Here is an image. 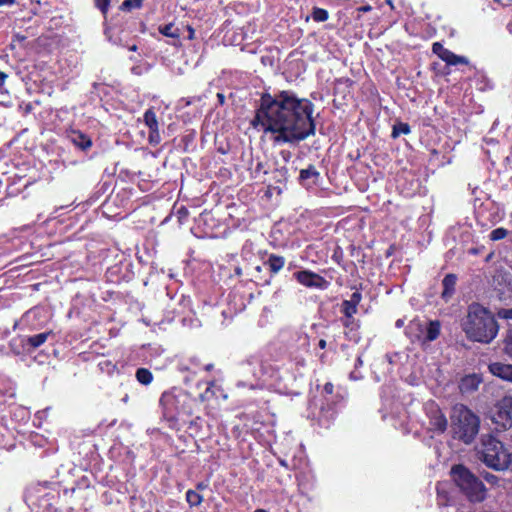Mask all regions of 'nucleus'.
Returning <instances> with one entry per match:
<instances>
[{
	"label": "nucleus",
	"instance_id": "nucleus-1",
	"mask_svg": "<svg viewBox=\"0 0 512 512\" xmlns=\"http://www.w3.org/2000/svg\"><path fill=\"white\" fill-rule=\"evenodd\" d=\"M314 104L298 98L293 91L282 90L275 95L265 92L251 125L273 135L275 144H296L316 133Z\"/></svg>",
	"mask_w": 512,
	"mask_h": 512
},
{
	"label": "nucleus",
	"instance_id": "nucleus-2",
	"mask_svg": "<svg viewBox=\"0 0 512 512\" xmlns=\"http://www.w3.org/2000/svg\"><path fill=\"white\" fill-rule=\"evenodd\" d=\"M461 326L469 340L483 344L491 343L499 332V324L492 312L477 302L468 306Z\"/></svg>",
	"mask_w": 512,
	"mask_h": 512
},
{
	"label": "nucleus",
	"instance_id": "nucleus-3",
	"mask_svg": "<svg viewBox=\"0 0 512 512\" xmlns=\"http://www.w3.org/2000/svg\"><path fill=\"white\" fill-rule=\"evenodd\" d=\"M163 419L171 429H178L181 416H191L197 405V400L189 392L173 387L160 397Z\"/></svg>",
	"mask_w": 512,
	"mask_h": 512
},
{
	"label": "nucleus",
	"instance_id": "nucleus-4",
	"mask_svg": "<svg viewBox=\"0 0 512 512\" xmlns=\"http://www.w3.org/2000/svg\"><path fill=\"white\" fill-rule=\"evenodd\" d=\"M453 438L465 444H471L480 429V418L466 405L455 404L450 414Z\"/></svg>",
	"mask_w": 512,
	"mask_h": 512
},
{
	"label": "nucleus",
	"instance_id": "nucleus-5",
	"mask_svg": "<svg viewBox=\"0 0 512 512\" xmlns=\"http://www.w3.org/2000/svg\"><path fill=\"white\" fill-rule=\"evenodd\" d=\"M477 456L486 466L497 471L509 469L512 463V453H508L504 444L492 435L482 437Z\"/></svg>",
	"mask_w": 512,
	"mask_h": 512
},
{
	"label": "nucleus",
	"instance_id": "nucleus-6",
	"mask_svg": "<svg viewBox=\"0 0 512 512\" xmlns=\"http://www.w3.org/2000/svg\"><path fill=\"white\" fill-rule=\"evenodd\" d=\"M451 475L455 484L470 501H482L485 498L484 484L463 464L454 465Z\"/></svg>",
	"mask_w": 512,
	"mask_h": 512
},
{
	"label": "nucleus",
	"instance_id": "nucleus-7",
	"mask_svg": "<svg viewBox=\"0 0 512 512\" xmlns=\"http://www.w3.org/2000/svg\"><path fill=\"white\" fill-rule=\"evenodd\" d=\"M323 393L324 400L320 407L318 421L321 426L328 428L336 416V405L343 400V397L334 394V385L331 382L324 384Z\"/></svg>",
	"mask_w": 512,
	"mask_h": 512
},
{
	"label": "nucleus",
	"instance_id": "nucleus-8",
	"mask_svg": "<svg viewBox=\"0 0 512 512\" xmlns=\"http://www.w3.org/2000/svg\"><path fill=\"white\" fill-rule=\"evenodd\" d=\"M491 420L498 432L512 427V396H504L495 405Z\"/></svg>",
	"mask_w": 512,
	"mask_h": 512
},
{
	"label": "nucleus",
	"instance_id": "nucleus-9",
	"mask_svg": "<svg viewBox=\"0 0 512 512\" xmlns=\"http://www.w3.org/2000/svg\"><path fill=\"white\" fill-rule=\"evenodd\" d=\"M177 369L180 373L186 374L184 382L188 384L201 371H211L214 369L213 363H203L198 356H190L179 361Z\"/></svg>",
	"mask_w": 512,
	"mask_h": 512
},
{
	"label": "nucleus",
	"instance_id": "nucleus-10",
	"mask_svg": "<svg viewBox=\"0 0 512 512\" xmlns=\"http://www.w3.org/2000/svg\"><path fill=\"white\" fill-rule=\"evenodd\" d=\"M293 278L306 288L326 290L330 282L320 274L308 269L299 270L293 273Z\"/></svg>",
	"mask_w": 512,
	"mask_h": 512
},
{
	"label": "nucleus",
	"instance_id": "nucleus-11",
	"mask_svg": "<svg viewBox=\"0 0 512 512\" xmlns=\"http://www.w3.org/2000/svg\"><path fill=\"white\" fill-rule=\"evenodd\" d=\"M426 416L429 419L430 430L437 433H444L448 426L445 414L435 402L427 403L425 406Z\"/></svg>",
	"mask_w": 512,
	"mask_h": 512
},
{
	"label": "nucleus",
	"instance_id": "nucleus-12",
	"mask_svg": "<svg viewBox=\"0 0 512 512\" xmlns=\"http://www.w3.org/2000/svg\"><path fill=\"white\" fill-rule=\"evenodd\" d=\"M248 370L256 380L266 382L278 375V368L268 360H252L248 362Z\"/></svg>",
	"mask_w": 512,
	"mask_h": 512
},
{
	"label": "nucleus",
	"instance_id": "nucleus-13",
	"mask_svg": "<svg viewBox=\"0 0 512 512\" xmlns=\"http://www.w3.org/2000/svg\"><path fill=\"white\" fill-rule=\"evenodd\" d=\"M432 52L449 66L469 64L468 58L456 55L449 49L445 48L440 42H434L432 44Z\"/></svg>",
	"mask_w": 512,
	"mask_h": 512
},
{
	"label": "nucleus",
	"instance_id": "nucleus-14",
	"mask_svg": "<svg viewBox=\"0 0 512 512\" xmlns=\"http://www.w3.org/2000/svg\"><path fill=\"white\" fill-rule=\"evenodd\" d=\"M321 175L317 168L310 164L307 168L301 169L299 173V183L305 188H310L318 185L320 182Z\"/></svg>",
	"mask_w": 512,
	"mask_h": 512
},
{
	"label": "nucleus",
	"instance_id": "nucleus-15",
	"mask_svg": "<svg viewBox=\"0 0 512 512\" xmlns=\"http://www.w3.org/2000/svg\"><path fill=\"white\" fill-rule=\"evenodd\" d=\"M405 334L413 343H424L425 324L419 319H413L406 326Z\"/></svg>",
	"mask_w": 512,
	"mask_h": 512
},
{
	"label": "nucleus",
	"instance_id": "nucleus-16",
	"mask_svg": "<svg viewBox=\"0 0 512 512\" xmlns=\"http://www.w3.org/2000/svg\"><path fill=\"white\" fill-rule=\"evenodd\" d=\"M67 137L74 146L82 151H87L92 147V139L81 130L71 129L67 132Z\"/></svg>",
	"mask_w": 512,
	"mask_h": 512
},
{
	"label": "nucleus",
	"instance_id": "nucleus-17",
	"mask_svg": "<svg viewBox=\"0 0 512 512\" xmlns=\"http://www.w3.org/2000/svg\"><path fill=\"white\" fill-rule=\"evenodd\" d=\"M488 371L493 376L512 383V364L492 362L488 365Z\"/></svg>",
	"mask_w": 512,
	"mask_h": 512
},
{
	"label": "nucleus",
	"instance_id": "nucleus-18",
	"mask_svg": "<svg viewBox=\"0 0 512 512\" xmlns=\"http://www.w3.org/2000/svg\"><path fill=\"white\" fill-rule=\"evenodd\" d=\"M52 335V331L48 332H42L39 334L27 336L22 339V346L25 348L28 352H32L38 347L42 346L49 338V336Z\"/></svg>",
	"mask_w": 512,
	"mask_h": 512
},
{
	"label": "nucleus",
	"instance_id": "nucleus-19",
	"mask_svg": "<svg viewBox=\"0 0 512 512\" xmlns=\"http://www.w3.org/2000/svg\"><path fill=\"white\" fill-rule=\"evenodd\" d=\"M481 382V376L476 373L465 375L459 381V390L463 394L472 393L478 390Z\"/></svg>",
	"mask_w": 512,
	"mask_h": 512
},
{
	"label": "nucleus",
	"instance_id": "nucleus-20",
	"mask_svg": "<svg viewBox=\"0 0 512 512\" xmlns=\"http://www.w3.org/2000/svg\"><path fill=\"white\" fill-rule=\"evenodd\" d=\"M307 353H308V342L304 343L302 348L297 347L290 351L289 359L295 365V369L297 371L306 367L307 362H306L305 355Z\"/></svg>",
	"mask_w": 512,
	"mask_h": 512
},
{
	"label": "nucleus",
	"instance_id": "nucleus-21",
	"mask_svg": "<svg viewBox=\"0 0 512 512\" xmlns=\"http://www.w3.org/2000/svg\"><path fill=\"white\" fill-rule=\"evenodd\" d=\"M354 84L355 82L348 77L336 79L334 84V95H340L342 99L345 100L348 95H351Z\"/></svg>",
	"mask_w": 512,
	"mask_h": 512
},
{
	"label": "nucleus",
	"instance_id": "nucleus-22",
	"mask_svg": "<svg viewBox=\"0 0 512 512\" xmlns=\"http://www.w3.org/2000/svg\"><path fill=\"white\" fill-rule=\"evenodd\" d=\"M285 263V257L274 253L268 254L267 259L263 262L271 275L278 274L284 268Z\"/></svg>",
	"mask_w": 512,
	"mask_h": 512
},
{
	"label": "nucleus",
	"instance_id": "nucleus-23",
	"mask_svg": "<svg viewBox=\"0 0 512 512\" xmlns=\"http://www.w3.org/2000/svg\"><path fill=\"white\" fill-rule=\"evenodd\" d=\"M457 283V275L453 273H449L445 275L442 280L443 291L441 293V298L445 301H448L452 298L455 293Z\"/></svg>",
	"mask_w": 512,
	"mask_h": 512
},
{
	"label": "nucleus",
	"instance_id": "nucleus-24",
	"mask_svg": "<svg viewBox=\"0 0 512 512\" xmlns=\"http://www.w3.org/2000/svg\"><path fill=\"white\" fill-rule=\"evenodd\" d=\"M441 323L439 320H430L425 325L424 343L432 342L440 336Z\"/></svg>",
	"mask_w": 512,
	"mask_h": 512
},
{
	"label": "nucleus",
	"instance_id": "nucleus-25",
	"mask_svg": "<svg viewBox=\"0 0 512 512\" xmlns=\"http://www.w3.org/2000/svg\"><path fill=\"white\" fill-rule=\"evenodd\" d=\"M342 325L348 329V332H345L346 336L349 337L350 340L358 341L359 336L355 334L359 328V321L354 318V316H344L341 319Z\"/></svg>",
	"mask_w": 512,
	"mask_h": 512
},
{
	"label": "nucleus",
	"instance_id": "nucleus-26",
	"mask_svg": "<svg viewBox=\"0 0 512 512\" xmlns=\"http://www.w3.org/2000/svg\"><path fill=\"white\" fill-rule=\"evenodd\" d=\"M502 353L512 360V325H509L500 343Z\"/></svg>",
	"mask_w": 512,
	"mask_h": 512
},
{
	"label": "nucleus",
	"instance_id": "nucleus-27",
	"mask_svg": "<svg viewBox=\"0 0 512 512\" xmlns=\"http://www.w3.org/2000/svg\"><path fill=\"white\" fill-rule=\"evenodd\" d=\"M143 122L149 131L159 129V122L154 107H150L144 112Z\"/></svg>",
	"mask_w": 512,
	"mask_h": 512
},
{
	"label": "nucleus",
	"instance_id": "nucleus-28",
	"mask_svg": "<svg viewBox=\"0 0 512 512\" xmlns=\"http://www.w3.org/2000/svg\"><path fill=\"white\" fill-rule=\"evenodd\" d=\"M216 390L220 391V387L216 385L215 380L207 382V387L203 393H200L199 398L202 402H208L217 397Z\"/></svg>",
	"mask_w": 512,
	"mask_h": 512
},
{
	"label": "nucleus",
	"instance_id": "nucleus-29",
	"mask_svg": "<svg viewBox=\"0 0 512 512\" xmlns=\"http://www.w3.org/2000/svg\"><path fill=\"white\" fill-rule=\"evenodd\" d=\"M158 31L163 36L170 37L173 39H179L181 35L180 29L176 27L173 23H168L159 26Z\"/></svg>",
	"mask_w": 512,
	"mask_h": 512
},
{
	"label": "nucleus",
	"instance_id": "nucleus-30",
	"mask_svg": "<svg viewBox=\"0 0 512 512\" xmlns=\"http://www.w3.org/2000/svg\"><path fill=\"white\" fill-rule=\"evenodd\" d=\"M135 376L137 381L143 385H149L153 381V374L147 368H138Z\"/></svg>",
	"mask_w": 512,
	"mask_h": 512
},
{
	"label": "nucleus",
	"instance_id": "nucleus-31",
	"mask_svg": "<svg viewBox=\"0 0 512 512\" xmlns=\"http://www.w3.org/2000/svg\"><path fill=\"white\" fill-rule=\"evenodd\" d=\"M186 501L190 507H197L203 502V496L197 491L189 489L186 492Z\"/></svg>",
	"mask_w": 512,
	"mask_h": 512
},
{
	"label": "nucleus",
	"instance_id": "nucleus-32",
	"mask_svg": "<svg viewBox=\"0 0 512 512\" xmlns=\"http://www.w3.org/2000/svg\"><path fill=\"white\" fill-rule=\"evenodd\" d=\"M410 132H411V128L408 123L398 122L393 126L391 136H392V138L395 139L402 134L407 135Z\"/></svg>",
	"mask_w": 512,
	"mask_h": 512
},
{
	"label": "nucleus",
	"instance_id": "nucleus-33",
	"mask_svg": "<svg viewBox=\"0 0 512 512\" xmlns=\"http://www.w3.org/2000/svg\"><path fill=\"white\" fill-rule=\"evenodd\" d=\"M311 17L315 22H325L329 18V12L320 7H313Z\"/></svg>",
	"mask_w": 512,
	"mask_h": 512
},
{
	"label": "nucleus",
	"instance_id": "nucleus-34",
	"mask_svg": "<svg viewBox=\"0 0 512 512\" xmlns=\"http://www.w3.org/2000/svg\"><path fill=\"white\" fill-rule=\"evenodd\" d=\"M340 312L343 316H354L358 312V307L347 300H343L340 306Z\"/></svg>",
	"mask_w": 512,
	"mask_h": 512
},
{
	"label": "nucleus",
	"instance_id": "nucleus-35",
	"mask_svg": "<svg viewBox=\"0 0 512 512\" xmlns=\"http://www.w3.org/2000/svg\"><path fill=\"white\" fill-rule=\"evenodd\" d=\"M144 0H124L120 5L121 11H131L132 9H140Z\"/></svg>",
	"mask_w": 512,
	"mask_h": 512
},
{
	"label": "nucleus",
	"instance_id": "nucleus-36",
	"mask_svg": "<svg viewBox=\"0 0 512 512\" xmlns=\"http://www.w3.org/2000/svg\"><path fill=\"white\" fill-rule=\"evenodd\" d=\"M93 4L95 8H97L101 12L104 19H106L109 12L111 0H93Z\"/></svg>",
	"mask_w": 512,
	"mask_h": 512
},
{
	"label": "nucleus",
	"instance_id": "nucleus-37",
	"mask_svg": "<svg viewBox=\"0 0 512 512\" xmlns=\"http://www.w3.org/2000/svg\"><path fill=\"white\" fill-rule=\"evenodd\" d=\"M507 235H508V230L506 228L499 227V228L492 230L489 237H490V240H492V241H499V240L506 238Z\"/></svg>",
	"mask_w": 512,
	"mask_h": 512
},
{
	"label": "nucleus",
	"instance_id": "nucleus-38",
	"mask_svg": "<svg viewBox=\"0 0 512 512\" xmlns=\"http://www.w3.org/2000/svg\"><path fill=\"white\" fill-rule=\"evenodd\" d=\"M148 142L152 146H157L158 144H160L161 135L159 129L149 131Z\"/></svg>",
	"mask_w": 512,
	"mask_h": 512
},
{
	"label": "nucleus",
	"instance_id": "nucleus-39",
	"mask_svg": "<svg viewBox=\"0 0 512 512\" xmlns=\"http://www.w3.org/2000/svg\"><path fill=\"white\" fill-rule=\"evenodd\" d=\"M176 216H177L179 223L182 224L187 220V218L189 216V210L187 209V207L181 206L180 208L177 209Z\"/></svg>",
	"mask_w": 512,
	"mask_h": 512
},
{
	"label": "nucleus",
	"instance_id": "nucleus-40",
	"mask_svg": "<svg viewBox=\"0 0 512 512\" xmlns=\"http://www.w3.org/2000/svg\"><path fill=\"white\" fill-rule=\"evenodd\" d=\"M50 486H51V482H49V481H45V482H43V483L38 482V483H36V484L31 485V486L28 488V490H27V491H28V493H29V494H32L33 492H39V491H40V488L48 489V488H50Z\"/></svg>",
	"mask_w": 512,
	"mask_h": 512
},
{
	"label": "nucleus",
	"instance_id": "nucleus-41",
	"mask_svg": "<svg viewBox=\"0 0 512 512\" xmlns=\"http://www.w3.org/2000/svg\"><path fill=\"white\" fill-rule=\"evenodd\" d=\"M497 316L500 319L512 320V307L511 308H501L497 311Z\"/></svg>",
	"mask_w": 512,
	"mask_h": 512
},
{
	"label": "nucleus",
	"instance_id": "nucleus-42",
	"mask_svg": "<svg viewBox=\"0 0 512 512\" xmlns=\"http://www.w3.org/2000/svg\"><path fill=\"white\" fill-rule=\"evenodd\" d=\"M361 300H362V294L359 289H356V291L351 294L350 299H348L347 301H349L350 303H352L358 307Z\"/></svg>",
	"mask_w": 512,
	"mask_h": 512
},
{
	"label": "nucleus",
	"instance_id": "nucleus-43",
	"mask_svg": "<svg viewBox=\"0 0 512 512\" xmlns=\"http://www.w3.org/2000/svg\"><path fill=\"white\" fill-rule=\"evenodd\" d=\"M482 477L490 484H497L499 479L496 475L492 474V473H489V472H485L482 474Z\"/></svg>",
	"mask_w": 512,
	"mask_h": 512
},
{
	"label": "nucleus",
	"instance_id": "nucleus-44",
	"mask_svg": "<svg viewBox=\"0 0 512 512\" xmlns=\"http://www.w3.org/2000/svg\"><path fill=\"white\" fill-rule=\"evenodd\" d=\"M333 261H335L337 264H341L342 261V250L338 247L333 255H332Z\"/></svg>",
	"mask_w": 512,
	"mask_h": 512
},
{
	"label": "nucleus",
	"instance_id": "nucleus-45",
	"mask_svg": "<svg viewBox=\"0 0 512 512\" xmlns=\"http://www.w3.org/2000/svg\"><path fill=\"white\" fill-rule=\"evenodd\" d=\"M7 78H8V75L5 72L0 71V87H2L4 85Z\"/></svg>",
	"mask_w": 512,
	"mask_h": 512
},
{
	"label": "nucleus",
	"instance_id": "nucleus-46",
	"mask_svg": "<svg viewBox=\"0 0 512 512\" xmlns=\"http://www.w3.org/2000/svg\"><path fill=\"white\" fill-rule=\"evenodd\" d=\"M16 3V0H0V7L4 5H14Z\"/></svg>",
	"mask_w": 512,
	"mask_h": 512
},
{
	"label": "nucleus",
	"instance_id": "nucleus-47",
	"mask_svg": "<svg viewBox=\"0 0 512 512\" xmlns=\"http://www.w3.org/2000/svg\"><path fill=\"white\" fill-rule=\"evenodd\" d=\"M207 487H208V485H207L205 482H199V483H197V485H196V489H197L198 491L205 490Z\"/></svg>",
	"mask_w": 512,
	"mask_h": 512
},
{
	"label": "nucleus",
	"instance_id": "nucleus-48",
	"mask_svg": "<svg viewBox=\"0 0 512 512\" xmlns=\"http://www.w3.org/2000/svg\"><path fill=\"white\" fill-rule=\"evenodd\" d=\"M318 347L320 349H325L327 347V342L325 339H320L319 342H318Z\"/></svg>",
	"mask_w": 512,
	"mask_h": 512
},
{
	"label": "nucleus",
	"instance_id": "nucleus-49",
	"mask_svg": "<svg viewBox=\"0 0 512 512\" xmlns=\"http://www.w3.org/2000/svg\"><path fill=\"white\" fill-rule=\"evenodd\" d=\"M360 12H368L371 10V6L370 5H366V6H362L358 9Z\"/></svg>",
	"mask_w": 512,
	"mask_h": 512
},
{
	"label": "nucleus",
	"instance_id": "nucleus-50",
	"mask_svg": "<svg viewBox=\"0 0 512 512\" xmlns=\"http://www.w3.org/2000/svg\"><path fill=\"white\" fill-rule=\"evenodd\" d=\"M363 364L361 356H358L356 359L355 367L361 366Z\"/></svg>",
	"mask_w": 512,
	"mask_h": 512
},
{
	"label": "nucleus",
	"instance_id": "nucleus-51",
	"mask_svg": "<svg viewBox=\"0 0 512 512\" xmlns=\"http://www.w3.org/2000/svg\"><path fill=\"white\" fill-rule=\"evenodd\" d=\"M194 37V30L189 27V39H192Z\"/></svg>",
	"mask_w": 512,
	"mask_h": 512
},
{
	"label": "nucleus",
	"instance_id": "nucleus-52",
	"mask_svg": "<svg viewBox=\"0 0 512 512\" xmlns=\"http://www.w3.org/2000/svg\"><path fill=\"white\" fill-rule=\"evenodd\" d=\"M5 156V151L0 149V161L4 158Z\"/></svg>",
	"mask_w": 512,
	"mask_h": 512
},
{
	"label": "nucleus",
	"instance_id": "nucleus-53",
	"mask_svg": "<svg viewBox=\"0 0 512 512\" xmlns=\"http://www.w3.org/2000/svg\"><path fill=\"white\" fill-rule=\"evenodd\" d=\"M402 325H403V321L402 320L399 319V320L396 321V326L397 327H401Z\"/></svg>",
	"mask_w": 512,
	"mask_h": 512
},
{
	"label": "nucleus",
	"instance_id": "nucleus-54",
	"mask_svg": "<svg viewBox=\"0 0 512 512\" xmlns=\"http://www.w3.org/2000/svg\"><path fill=\"white\" fill-rule=\"evenodd\" d=\"M326 355L324 353H322L320 356H319V359L321 362H324V359H325Z\"/></svg>",
	"mask_w": 512,
	"mask_h": 512
},
{
	"label": "nucleus",
	"instance_id": "nucleus-55",
	"mask_svg": "<svg viewBox=\"0 0 512 512\" xmlns=\"http://www.w3.org/2000/svg\"><path fill=\"white\" fill-rule=\"evenodd\" d=\"M218 98H219L220 102L223 103L224 96L222 94H218Z\"/></svg>",
	"mask_w": 512,
	"mask_h": 512
},
{
	"label": "nucleus",
	"instance_id": "nucleus-56",
	"mask_svg": "<svg viewBox=\"0 0 512 512\" xmlns=\"http://www.w3.org/2000/svg\"><path fill=\"white\" fill-rule=\"evenodd\" d=\"M254 512H268V511L265 509H256Z\"/></svg>",
	"mask_w": 512,
	"mask_h": 512
},
{
	"label": "nucleus",
	"instance_id": "nucleus-57",
	"mask_svg": "<svg viewBox=\"0 0 512 512\" xmlns=\"http://www.w3.org/2000/svg\"><path fill=\"white\" fill-rule=\"evenodd\" d=\"M130 50H132V51H136V50H137V46H136V45H133V46L130 48Z\"/></svg>",
	"mask_w": 512,
	"mask_h": 512
},
{
	"label": "nucleus",
	"instance_id": "nucleus-58",
	"mask_svg": "<svg viewBox=\"0 0 512 512\" xmlns=\"http://www.w3.org/2000/svg\"><path fill=\"white\" fill-rule=\"evenodd\" d=\"M256 270H257L258 272H260V271H261V267H260V266H257V267H256Z\"/></svg>",
	"mask_w": 512,
	"mask_h": 512
}]
</instances>
